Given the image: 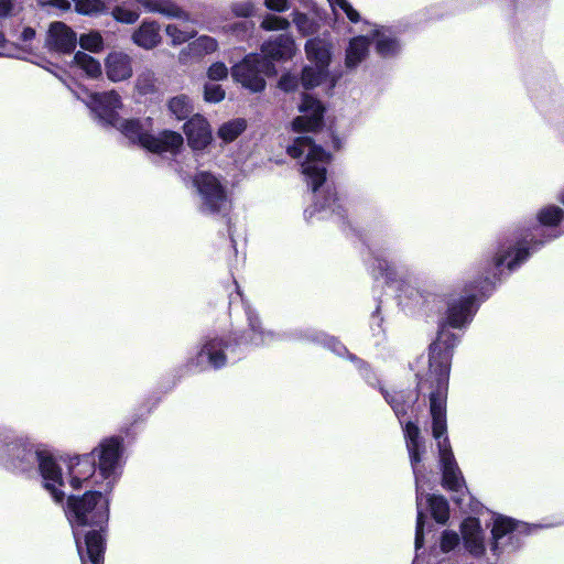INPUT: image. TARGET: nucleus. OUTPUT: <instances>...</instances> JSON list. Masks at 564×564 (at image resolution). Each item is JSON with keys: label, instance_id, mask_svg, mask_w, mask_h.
<instances>
[{"label": "nucleus", "instance_id": "f257e3e1", "mask_svg": "<svg viewBox=\"0 0 564 564\" xmlns=\"http://www.w3.org/2000/svg\"><path fill=\"white\" fill-rule=\"evenodd\" d=\"M66 514L73 527L74 536L82 564H104V538L98 531H90L85 536V550L76 532V527L99 525L108 520V500L97 491H89L83 497H69Z\"/></svg>", "mask_w": 564, "mask_h": 564}, {"label": "nucleus", "instance_id": "f03ea898", "mask_svg": "<svg viewBox=\"0 0 564 564\" xmlns=\"http://www.w3.org/2000/svg\"><path fill=\"white\" fill-rule=\"evenodd\" d=\"M454 339L444 328L431 345L430 376L436 384L430 397V411L433 420V436L438 440L446 433L445 399L449 375V351Z\"/></svg>", "mask_w": 564, "mask_h": 564}, {"label": "nucleus", "instance_id": "7ed1b4c3", "mask_svg": "<svg viewBox=\"0 0 564 564\" xmlns=\"http://www.w3.org/2000/svg\"><path fill=\"white\" fill-rule=\"evenodd\" d=\"M12 451L14 467L24 471L37 463L45 488L56 501H62L64 494L58 490L63 486L62 474L53 457L45 451L34 449L33 446H14Z\"/></svg>", "mask_w": 564, "mask_h": 564}, {"label": "nucleus", "instance_id": "20e7f679", "mask_svg": "<svg viewBox=\"0 0 564 564\" xmlns=\"http://www.w3.org/2000/svg\"><path fill=\"white\" fill-rule=\"evenodd\" d=\"M288 154L294 159H305L302 163V173L315 192L325 182V165L329 155L307 137L296 138L293 144L288 148Z\"/></svg>", "mask_w": 564, "mask_h": 564}, {"label": "nucleus", "instance_id": "39448f33", "mask_svg": "<svg viewBox=\"0 0 564 564\" xmlns=\"http://www.w3.org/2000/svg\"><path fill=\"white\" fill-rule=\"evenodd\" d=\"M193 184L200 198L199 209L205 214H218L228 204V196L220 180L209 172H198L193 178Z\"/></svg>", "mask_w": 564, "mask_h": 564}, {"label": "nucleus", "instance_id": "423d86ee", "mask_svg": "<svg viewBox=\"0 0 564 564\" xmlns=\"http://www.w3.org/2000/svg\"><path fill=\"white\" fill-rule=\"evenodd\" d=\"M271 64L267 58L257 54L246 56L231 68L232 78L250 91L258 93L264 89L263 75L268 74Z\"/></svg>", "mask_w": 564, "mask_h": 564}, {"label": "nucleus", "instance_id": "0eeeda50", "mask_svg": "<svg viewBox=\"0 0 564 564\" xmlns=\"http://www.w3.org/2000/svg\"><path fill=\"white\" fill-rule=\"evenodd\" d=\"M299 110L301 115L292 123L294 131H313L321 127L324 107L318 100L305 95Z\"/></svg>", "mask_w": 564, "mask_h": 564}, {"label": "nucleus", "instance_id": "6e6552de", "mask_svg": "<svg viewBox=\"0 0 564 564\" xmlns=\"http://www.w3.org/2000/svg\"><path fill=\"white\" fill-rule=\"evenodd\" d=\"M440 458L443 466V485L449 490L460 491L464 486L462 474L454 459L448 438L438 441Z\"/></svg>", "mask_w": 564, "mask_h": 564}, {"label": "nucleus", "instance_id": "1a4fd4ad", "mask_svg": "<svg viewBox=\"0 0 564 564\" xmlns=\"http://www.w3.org/2000/svg\"><path fill=\"white\" fill-rule=\"evenodd\" d=\"M88 105L101 120L109 124L118 123L119 118L116 115V110L121 107V100L120 96L115 90L93 94Z\"/></svg>", "mask_w": 564, "mask_h": 564}, {"label": "nucleus", "instance_id": "9d476101", "mask_svg": "<svg viewBox=\"0 0 564 564\" xmlns=\"http://www.w3.org/2000/svg\"><path fill=\"white\" fill-rule=\"evenodd\" d=\"M75 32L63 22H53L47 31L45 46L55 52L70 53L76 46Z\"/></svg>", "mask_w": 564, "mask_h": 564}, {"label": "nucleus", "instance_id": "9b49d317", "mask_svg": "<svg viewBox=\"0 0 564 564\" xmlns=\"http://www.w3.org/2000/svg\"><path fill=\"white\" fill-rule=\"evenodd\" d=\"M187 143L193 150L205 149L213 140L209 122L200 115L193 116L184 123Z\"/></svg>", "mask_w": 564, "mask_h": 564}, {"label": "nucleus", "instance_id": "f8f14e48", "mask_svg": "<svg viewBox=\"0 0 564 564\" xmlns=\"http://www.w3.org/2000/svg\"><path fill=\"white\" fill-rule=\"evenodd\" d=\"M107 78L113 83L127 80L133 74L132 57L121 51H112L105 58Z\"/></svg>", "mask_w": 564, "mask_h": 564}, {"label": "nucleus", "instance_id": "ddd939ff", "mask_svg": "<svg viewBox=\"0 0 564 564\" xmlns=\"http://www.w3.org/2000/svg\"><path fill=\"white\" fill-rule=\"evenodd\" d=\"M120 443L117 438H108L94 449L93 455L98 457V469L100 475L108 479L119 464Z\"/></svg>", "mask_w": 564, "mask_h": 564}, {"label": "nucleus", "instance_id": "4468645a", "mask_svg": "<svg viewBox=\"0 0 564 564\" xmlns=\"http://www.w3.org/2000/svg\"><path fill=\"white\" fill-rule=\"evenodd\" d=\"M144 149H148L154 153L161 152H176L183 143V137L181 133L175 131L165 130L159 135H151L143 139Z\"/></svg>", "mask_w": 564, "mask_h": 564}, {"label": "nucleus", "instance_id": "2eb2a0df", "mask_svg": "<svg viewBox=\"0 0 564 564\" xmlns=\"http://www.w3.org/2000/svg\"><path fill=\"white\" fill-rule=\"evenodd\" d=\"M294 40L289 35H279L274 41H269L262 45L263 58L267 61L286 59L295 54Z\"/></svg>", "mask_w": 564, "mask_h": 564}, {"label": "nucleus", "instance_id": "dca6fc26", "mask_svg": "<svg viewBox=\"0 0 564 564\" xmlns=\"http://www.w3.org/2000/svg\"><path fill=\"white\" fill-rule=\"evenodd\" d=\"M218 48V43L215 39L203 35L191 42L178 54V61L182 64H187L191 58H199L206 54L214 53Z\"/></svg>", "mask_w": 564, "mask_h": 564}, {"label": "nucleus", "instance_id": "f3484780", "mask_svg": "<svg viewBox=\"0 0 564 564\" xmlns=\"http://www.w3.org/2000/svg\"><path fill=\"white\" fill-rule=\"evenodd\" d=\"M462 534L467 550L474 555H480L485 551L482 533L479 521L468 518L462 524Z\"/></svg>", "mask_w": 564, "mask_h": 564}, {"label": "nucleus", "instance_id": "a211bd4d", "mask_svg": "<svg viewBox=\"0 0 564 564\" xmlns=\"http://www.w3.org/2000/svg\"><path fill=\"white\" fill-rule=\"evenodd\" d=\"M330 43L319 37L311 39L305 44L307 58L315 63L317 67L325 69L330 63Z\"/></svg>", "mask_w": 564, "mask_h": 564}, {"label": "nucleus", "instance_id": "6ab92c4d", "mask_svg": "<svg viewBox=\"0 0 564 564\" xmlns=\"http://www.w3.org/2000/svg\"><path fill=\"white\" fill-rule=\"evenodd\" d=\"M177 22L167 24L165 28L166 35L171 39L172 45H180L194 37L197 30L194 25L187 23V14L181 11V15L176 17Z\"/></svg>", "mask_w": 564, "mask_h": 564}, {"label": "nucleus", "instance_id": "aec40b11", "mask_svg": "<svg viewBox=\"0 0 564 564\" xmlns=\"http://www.w3.org/2000/svg\"><path fill=\"white\" fill-rule=\"evenodd\" d=\"M132 41L144 50H151L161 42L160 26L154 22H143L132 34Z\"/></svg>", "mask_w": 564, "mask_h": 564}, {"label": "nucleus", "instance_id": "412c9836", "mask_svg": "<svg viewBox=\"0 0 564 564\" xmlns=\"http://www.w3.org/2000/svg\"><path fill=\"white\" fill-rule=\"evenodd\" d=\"M473 297L462 299L449 305L447 313V323L452 327H460L468 322L471 315Z\"/></svg>", "mask_w": 564, "mask_h": 564}, {"label": "nucleus", "instance_id": "4be33fe9", "mask_svg": "<svg viewBox=\"0 0 564 564\" xmlns=\"http://www.w3.org/2000/svg\"><path fill=\"white\" fill-rule=\"evenodd\" d=\"M369 44L366 36L354 37L346 50V66L352 68L361 63L368 55Z\"/></svg>", "mask_w": 564, "mask_h": 564}, {"label": "nucleus", "instance_id": "5701e85b", "mask_svg": "<svg viewBox=\"0 0 564 564\" xmlns=\"http://www.w3.org/2000/svg\"><path fill=\"white\" fill-rule=\"evenodd\" d=\"M198 364H204L205 359L208 365L214 368H219L225 365L226 357L223 351V344L218 339L208 341L198 354Z\"/></svg>", "mask_w": 564, "mask_h": 564}, {"label": "nucleus", "instance_id": "b1692460", "mask_svg": "<svg viewBox=\"0 0 564 564\" xmlns=\"http://www.w3.org/2000/svg\"><path fill=\"white\" fill-rule=\"evenodd\" d=\"M404 436L406 441V448L409 452L410 460L415 469V465L420 463V429L412 422H408L404 427Z\"/></svg>", "mask_w": 564, "mask_h": 564}, {"label": "nucleus", "instance_id": "393cba45", "mask_svg": "<svg viewBox=\"0 0 564 564\" xmlns=\"http://www.w3.org/2000/svg\"><path fill=\"white\" fill-rule=\"evenodd\" d=\"M247 129V121L242 118L231 119L227 122H224L218 131L217 137L224 143L234 142L245 130Z\"/></svg>", "mask_w": 564, "mask_h": 564}, {"label": "nucleus", "instance_id": "a878e982", "mask_svg": "<svg viewBox=\"0 0 564 564\" xmlns=\"http://www.w3.org/2000/svg\"><path fill=\"white\" fill-rule=\"evenodd\" d=\"M118 128L122 131V133L129 138L132 142H138L144 148L143 139L147 137H151L152 134H149L143 131L141 124L139 121L135 120H124L120 121L118 120V123L116 124Z\"/></svg>", "mask_w": 564, "mask_h": 564}, {"label": "nucleus", "instance_id": "bb28decb", "mask_svg": "<svg viewBox=\"0 0 564 564\" xmlns=\"http://www.w3.org/2000/svg\"><path fill=\"white\" fill-rule=\"evenodd\" d=\"M74 63L93 78L99 77L101 75L100 63L84 52H77L75 54Z\"/></svg>", "mask_w": 564, "mask_h": 564}, {"label": "nucleus", "instance_id": "cd10ccee", "mask_svg": "<svg viewBox=\"0 0 564 564\" xmlns=\"http://www.w3.org/2000/svg\"><path fill=\"white\" fill-rule=\"evenodd\" d=\"M427 502L430 505L433 518L440 523H445L449 514L446 499L442 496L432 495L427 496Z\"/></svg>", "mask_w": 564, "mask_h": 564}, {"label": "nucleus", "instance_id": "c85d7f7f", "mask_svg": "<svg viewBox=\"0 0 564 564\" xmlns=\"http://www.w3.org/2000/svg\"><path fill=\"white\" fill-rule=\"evenodd\" d=\"M144 8L152 12H160L169 17H180L181 10L169 0H138Z\"/></svg>", "mask_w": 564, "mask_h": 564}, {"label": "nucleus", "instance_id": "c756f323", "mask_svg": "<svg viewBox=\"0 0 564 564\" xmlns=\"http://www.w3.org/2000/svg\"><path fill=\"white\" fill-rule=\"evenodd\" d=\"M167 106L171 113L178 120L185 119L193 110L191 100L185 95L173 97L170 99Z\"/></svg>", "mask_w": 564, "mask_h": 564}, {"label": "nucleus", "instance_id": "7c9ffc66", "mask_svg": "<svg viewBox=\"0 0 564 564\" xmlns=\"http://www.w3.org/2000/svg\"><path fill=\"white\" fill-rule=\"evenodd\" d=\"M95 466L88 460H77L76 465H72V486L79 488L82 480H87L94 473Z\"/></svg>", "mask_w": 564, "mask_h": 564}, {"label": "nucleus", "instance_id": "2f4dec72", "mask_svg": "<svg viewBox=\"0 0 564 564\" xmlns=\"http://www.w3.org/2000/svg\"><path fill=\"white\" fill-rule=\"evenodd\" d=\"M516 529L517 525L511 518L498 516L494 521L491 533L495 541H498L499 539L503 538L506 534L512 532ZM492 549H497V542H495Z\"/></svg>", "mask_w": 564, "mask_h": 564}, {"label": "nucleus", "instance_id": "473e14b6", "mask_svg": "<svg viewBox=\"0 0 564 564\" xmlns=\"http://www.w3.org/2000/svg\"><path fill=\"white\" fill-rule=\"evenodd\" d=\"M325 68L322 67H305L302 73V84L305 88H312L321 84L326 76Z\"/></svg>", "mask_w": 564, "mask_h": 564}, {"label": "nucleus", "instance_id": "72a5a7b5", "mask_svg": "<svg viewBox=\"0 0 564 564\" xmlns=\"http://www.w3.org/2000/svg\"><path fill=\"white\" fill-rule=\"evenodd\" d=\"M375 36L377 39V52L382 56H388L397 51V42L390 36L386 35L383 32L376 31Z\"/></svg>", "mask_w": 564, "mask_h": 564}, {"label": "nucleus", "instance_id": "f704fd0d", "mask_svg": "<svg viewBox=\"0 0 564 564\" xmlns=\"http://www.w3.org/2000/svg\"><path fill=\"white\" fill-rule=\"evenodd\" d=\"M563 217L562 209L556 206H549L542 209L539 215V221L545 226H555L557 225Z\"/></svg>", "mask_w": 564, "mask_h": 564}, {"label": "nucleus", "instance_id": "c9c22d12", "mask_svg": "<svg viewBox=\"0 0 564 564\" xmlns=\"http://www.w3.org/2000/svg\"><path fill=\"white\" fill-rule=\"evenodd\" d=\"M79 44L84 50L99 52L102 48V37L97 32H90L79 37Z\"/></svg>", "mask_w": 564, "mask_h": 564}, {"label": "nucleus", "instance_id": "e433bc0d", "mask_svg": "<svg viewBox=\"0 0 564 564\" xmlns=\"http://www.w3.org/2000/svg\"><path fill=\"white\" fill-rule=\"evenodd\" d=\"M135 87L141 94H150L154 90L155 78L152 73H142L138 76Z\"/></svg>", "mask_w": 564, "mask_h": 564}, {"label": "nucleus", "instance_id": "4c0bfd02", "mask_svg": "<svg viewBox=\"0 0 564 564\" xmlns=\"http://www.w3.org/2000/svg\"><path fill=\"white\" fill-rule=\"evenodd\" d=\"M293 22L303 35H308L315 32L314 23L304 13L295 12L293 14Z\"/></svg>", "mask_w": 564, "mask_h": 564}, {"label": "nucleus", "instance_id": "58836bf2", "mask_svg": "<svg viewBox=\"0 0 564 564\" xmlns=\"http://www.w3.org/2000/svg\"><path fill=\"white\" fill-rule=\"evenodd\" d=\"M104 4L100 0H76V10L83 14L100 12Z\"/></svg>", "mask_w": 564, "mask_h": 564}, {"label": "nucleus", "instance_id": "ea45409f", "mask_svg": "<svg viewBox=\"0 0 564 564\" xmlns=\"http://www.w3.org/2000/svg\"><path fill=\"white\" fill-rule=\"evenodd\" d=\"M225 98V90L220 85L206 84L204 88V99L208 102H219Z\"/></svg>", "mask_w": 564, "mask_h": 564}, {"label": "nucleus", "instance_id": "a19ab883", "mask_svg": "<svg viewBox=\"0 0 564 564\" xmlns=\"http://www.w3.org/2000/svg\"><path fill=\"white\" fill-rule=\"evenodd\" d=\"M289 25L290 22L286 19L275 15H268L261 22V26L268 31L286 30Z\"/></svg>", "mask_w": 564, "mask_h": 564}, {"label": "nucleus", "instance_id": "79ce46f5", "mask_svg": "<svg viewBox=\"0 0 564 564\" xmlns=\"http://www.w3.org/2000/svg\"><path fill=\"white\" fill-rule=\"evenodd\" d=\"M112 15L116 20L123 23H133L138 20L139 13L133 10H129L122 7H117L112 11Z\"/></svg>", "mask_w": 564, "mask_h": 564}, {"label": "nucleus", "instance_id": "37998d69", "mask_svg": "<svg viewBox=\"0 0 564 564\" xmlns=\"http://www.w3.org/2000/svg\"><path fill=\"white\" fill-rule=\"evenodd\" d=\"M417 509H420L421 503V494L417 491L416 494ZM423 512L417 510V519H416V530H415V546L420 549L423 544Z\"/></svg>", "mask_w": 564, "mask_h": 564}, {"label": "nucleus", "instance_id": "c03bdc74", "mask_svg": "<svg viewBox=\"0 0 564 564\" xmlns=\"http://www.w3.org/2000/svg\"><path fill=\"white\" fill-rule=\"evenodd\" d=\"M207 75L212 80H221L228 76V68L224 63L216 62L209 66Z\"/></svg>", "mask_w": 564, "mask_h": 564}, {"label": "nucleus", "instance_id": "a18cd8bd", "mask_svg": "<svg viewBox=\"0 0 564 564\" xmlns=\"http://www.w3.org/2000/svg\"><path fill=\"white\" fill-rule=\"evenodd\" d=\"M459 542L458 534L454 531H445L441 539V550L445 553L452 551Z\"/></svg>", "mask_w": 564, "mask_h": 564}, {"label": "nucleus", "instance_id": "49530a36", "mask_svg": "<svg viewBox=\"0 0 564 564\" xmlns=\"http://www.w3.org/2000/svg\"><path fill=\"white\" fill-rule=\"evenodd\" d=\"M333 6L339 7L351 22L359 21V13L351 7L347 0H329Z\"/></svg>", "mask_w": 564, "mask_h": 564}, {"label": "nucleus", "instance_id": "de8ad7c7", "mask_svg": "<svg viewBox=\"0 0 564 564\" xmlns=\"http://www.w3.org/2000/svg\"><path fill=\"white\" fill-rule=\"evenodd\" d=\"M386 400L392 405L397 415L405 414V408L400 402L401 400L404 401L402 392H397L391 399L389 395H386Z\"/></svg>", "mask_w": 564, "mask_h": 564}, {"label": "nucleus", "instance_id": "09e8293b", "mask_svg": "<svg viewBox=\"0 0 564 564\" xmlns=\"http://www.w3.org/2000/svg\"><path fill=\"white\" fill-rule=\"evenodd\" d=\"M234 12L240 17H249L253 13V4L249 1L236 3L232 7Z\"/></svg>", "mask_w": 564, "mask_h": 564}, {"label": "nucleus", "instance_id": "8fccbe9b", "mask_svg": "<svg viewBox=\"0 0 564 564\" xmlns=\"http://www.w3.org/2000/svg\"><path fill=\"white\" fill-rule=\"evenodd\" d=\"M17 11V6L12 0H0V18L10 17Z\"/></svg>", "mask_w": 564, "mask_h": 564}, {"label": "nucleus", "instance_id": "3c124183", "mask_svg": "<svg viewBox=\"0 0 564 564\" xmlns=\"http://www.w3.org/2000/svg\"><path fill=\"white\" fill-rule=\"evenodd\" d=\"M264 4L268 9L282 12L289 9L288 0H265Z\"/></svg>", "mask_w": 564, "mask_h": 564}, {"label": "nucleus", "instance_id": "603ef678", "mask_svg": "<svg viewBox=\"0 0 564 564\" xmlns=\"http://www.w3.org/2000/svg\"><path fill=\"white\" fill-rule=\"evenodd\" d=\"M528 256L529 252L525 249L518 248L514 258L508 262V268L513 270L521 261L525 260Z\"/></svg>", "mask_w": 564, "mask_h": 564}, {"label": "nucleus", "instance_id": "864d4df0", "mask_svg": "<svg viewBox=\"0 0 564 564\" xmlns=\"http://www.w3.org/2000/svg\"><path fill=\"white\" fill-rule=\"evenodd\" d=\"M295 86H296V80L294 77H292L290 75H285V76L281 77V79L279 80V87L285 91L294 89Z\"/></svg>", "mask_w": 564, "mask_h": 564}, {"label": "nucleus", "instance_id": "5fc2aeb1", "mask_svg": "<svg viewBox=\"0 0 564 564\" xmlns=\"http://www.w3.org/2000/svg\"><path fill=\"white\" fill-rule=\"evenodd\" d=\"M510 257V252L509 251H503L501 253H499L496 258H495V265L496 267H500L501 264H503L506 262V260Z\"/></svg>", "mask_w": 564, "mask_h": 564}, {"label": "nucleus", "instance_id": "6e6d98bb", "mask_svg": "<svg viewBox=\"0 0 564 564\" xmlns=\"http://www.w3.org/2000/svg\"><path fill=\"white\" fill-rule=\"evenodd\" d=\"M50 3L62 10H67L70 7V3L67 0H52Z\"/></svg>", "mask_w": 564, "mask_h": 564}, {"label": "nucleus", "instance_id": "4d7b16f0", "mask_svg": "<svg viewBox=\"0 0 564 564\" xmlns=\"http://www.w3.org/2000/svg\"><path fill=\"white\" fill-rule=\"evenodd\" d=\"M35 36V31L32 28H25L22 32V40L30 41Z\"/></svg>", "mask_w": 564, "mask_h": 564}, {"label": "nucleus", "instance_id": "13d9d810", "mask_svg": "<svg viewBox=\"0 0 564 564\" xmlns=\"http://www.w3.org/2000/svg\"><path fill=\"white\" fill-rule=\"evenodd\" d=\"M4 42V35L0 32V45Z\"/></svg>", "mask_w": 564, "mask_h": 564}, {"label": "nucleus", "instance_id": "bf43d9fd", "mask_svg": "<svg viewBox=\"0 0 564 564\" xmlns=\"http://www.w3.org/2000/svg\"><path fill=\"white\" fill-rule=\"evenodd\" d=\"M560 200L564 205V192L561 194Z\"/></svg>", "mask_w": 564, "mask_h": 564}, {"label": "nucleus", "instance_id": "052dcab7", "mask_svg": "<svg viewBox=\"0 0 564 564\" xmlns=\"http://www.w3.org/2000/svg\"><path fill=\"white\" fill-rule=\"evenodd\" d=\"M306 214H307V217H312L313 212H308V210H306Z\"/></svg>", "mask_w": 564, "mask_h": 564}]
</instances>
